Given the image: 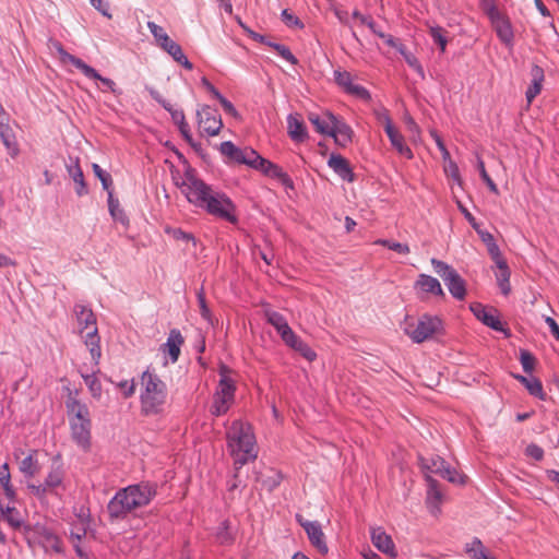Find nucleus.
<instances>
[{"label":"nucleus","instance_id":"nucleus-1","mask_svg":"<svg viewBox=\"0 0 559 559\" xmlns=\"http://www.w3.org/2000/svg\"><path fill=\"white\" fill-rule=\"evenodd\" d=\"M180 189L187 200L197 207L228 223H237L238 218L233 201L226 194L214 191L203 180L194 176H187Z\"/></svg>","mask_w":559,"mask_h":559},{"label":"nucleus","instance_id":"nucleus-2","mask_svg":"<svg viewBox=\"0 0 559 559\" xmlns=\"http://www.w3.org/2000/svg\"><path fill=\"white\" fill-rule=\"evenodd\" d=\"M156 485L139 483L119 489L107 506L112 519H124L130 512L146 507L156 496Z\"/></svg>","mask_w":559,"mask_h":559},{"label":"nucleus","instance_id":"nucleus-3","mask_svg":"<svg viewBox=\"0 0 559 559\" xmlns=\"http://www.w3.org/2000/svg\"><path fill=\"white\" fill-rule=\"evenodd\" d=\"M227 450L240 468L258 456V447L252 426L241 419L234 420L226 430Z\"/></svg>","mask_w":559,"mask_h":559},{"label":"nucleus","instance_id":"nucleus-4","mask_svg":"<svg viewBox=\"0 0 559 559\" xmlns=\"http://www.w3.org/2000/svg\"><path fill=\"white\" fill-rule=\"evenodd\" d=\"M168 391L166 383L147 368L140 376V411L144 416H159L165 411Z\"/></svg>","mask_w":559,"mask_h":559},{"label":"nucleus","instance_id":"nucleus-5","mask_svg":"<svg viewBox=\"0 0 559 559\" xmlns=\"http://www.w3.org/2000/svg\"><path fill=\"white\" fill-rule=\"evenodd\" d=\"M66 407L71 430V438L76 445L87 452L91 449L92 420L86 404L82 403L72 393L66 401Z\"/></svg>","mask_w":559,"mask_h":559},{"label":"nucleus","instance_id":"nucleus-6","mask_svg":"<svg viewBox=\"0 0 559 559\" xmlns=\"http://www.w3.org/2000/svg\"><path fill=\"white\" fill-rule=\"evenodd\" d=\"M74 314L76 318L79 333L84 340V344L90 349L92 360L97 366L102 357V349L96 317L93 310L84 305H75Z\"/></svg>","mask_w":559,"mask_h":559},{"label":"nucleus","instance_id":"nucleus-7","mask_svg":"<svg viewBox=\"0 0 559 559\" xmlns=\"http://www.w3.org/2000/svg\"><path fill=\"white\" fill-rule=\"evenodd\" d=\"M401 328L404 334L416 344H421L443 333L442 320L428 313L420 316L418 319L406 317Z\"/></svg>","mask_w":559,"mask_h":559},{"label":"nucleus","instance_id":"nucleus-8","mask_svg":"<svg viewBox=\"0 0 559 559\" xmlns=\"http://www.w3.org/2000/svg\"><path fill=\"white\" fill-rule=\"evenodd\" d=\"M219 381L213 394L210 412L213 416L225 415L235 402L236 381L230 377L231 370L222 365L218 370Z\"/></svg>","mask_w":559,"mask_h":559},{"label":"nucleus","instance_id":"nucleus-9","mask_svg":"<svg viewBox=\"0 0 559 559\" xmlns=\"http://www.w3.org/2000/svg\"><path fill=\"white\" fill-rule=\"evenodd\" d=\"M68 488L66 469L61 464L52 465L43 483H28L27 489L38 500H45L49 495L61 497Z\"/></svg>","mask_w":559,"mask_h":559},{"label":"nucleus","instance_id":"nucleus-10","mask_svg":"<svg viewBox=\"0 0 559 559\" xmlns=\"http://www.w3.org/2000/svg\"><path fill=\"white\" fill-rule=\"evenodd\" d=\"M431 265L435 272L443 280L450 294L457 300H463L466 296L465 281L448 263L436 258L431 259Z\"/></svg>","mask_w":559,"mask_h":559},{"label":"nucleus","instance_id":"nucleus-11","mask_svg":"<svg viewBox=\"0 0 559 559\" xmlns=\"http://www.w3.org/2000/svg\"><path fill=\"white\" fill-rule=\"evenodd\" d=\"M57 51L62 62H69L73 64L87 79L97 80L102 82L104 86H106V88L115 95L121 94V90L117 87L116 83L111 79L102 76L94 68L85 63L82 59L67 52L61 45H58Z\"/></svg>","mask_w":559,"mask_h":559},{"label":"nucleus","instance_id":"nucleus-12","mask_svg":"<svg viewBox=\"0 0 559 559\" xmlns=\"http://www.w3.org/2000/svg\"><path fill=\"white\" fill-rule=\"evenodd\" d=\"M421 468L426 475L436 474L454 484H463L464 477L454 468H452L441 456L433 455L431 457H420Z\"/></svg>","mask_w":559,"mask_h":559},{"label":"nucleus","instance_id":"nucleus-13","mask_svg":"<svg viewBox=\"0 0 559 559\" xmlns=\"http://www.w3.org/2000/svg\"><path fill=\"white\" fill-rule=\"evenodd\" d=\"M253 162L250 167L260 170L266 177L277 179L285 188L293 189L294 182L292 178L283 170L281 166L260 156L257 152H250Z\"/></svg>","mask_w":559,"mask_h":559},{"label":"nucleus","instance_id":"nucleus-14","mask_svg":"<svg viewBox=\"0 0 559 559\" xmlns=\"http://www.w3.org/2000/svg\"><path fill=\"white\" fill-rule=\"evenodd\" d=\"M198 127L203 135L215 136L223 128L222 117L216 108L203 105L197 111Z\"/></svg>","mask_w":559,"mask_h":559},{"label":"nucleus","instance_id":"nucleus-15","mask_svg":"<svg viewBox=\"0 0 559 559\" xmlns=\"http://www.w3.org/2000/svg\"><path fill=\"white\" fill-rule=\"evenodd\" d=\"M333 78L334 82L344 93L366 103L371 100L369 91L362 85L355 83L353 75L348 71L334 70Z\"/></svg>","mask_w":559,"mask_h":559},{"label":"nucleus","instance_id":"nucleus-16","mask_svg":"<svg viewBox=\"0 0 559 559\" xmlns=\"http://www.w3.org/2000/svg\"><path fill=\"white\" fill-rule=\"evenodd\" d=\"M296 520L306 531L311 545L314 546L319 550V552L326 554L329 548L325 543L324 533L319 522L307 521L301 515H297Z\"/></svg>","mask_w":559,"mask_h":559},{"label":"nucleus","instance_id":"nucleus-17","mask_svg":"<svg viewBox=\"0 0 559 559\" xmlns=\"http://www.w3.org/2000/svg\"><path fill=\"white\" fill-rule=\"evenodd\" d=\"M183 344L185 338L181 332L177 329L170 330L166 343L160 346V352L165 356L164 365H167L168 362L175 364L178 361Z\"/></svg>","mask_w":559,"mask_h":559},{"label":"nucleus","instance_id":"nucleus-18","mask_svg":"<svg viewBox=\"0 0 559 559\" xmlns=\"http://www.w3.org/2000/svg\"><path fill=\"white\" fill-rule=\"evenodd\" d=\"M471 310L475 317L485 325L495 331L503 332L506 335H509V331L504 329L496 309H488L481 304H474L471 306Z\"/></svg>","mask_w":559,"mask_h":559},{"label":"nucleus","instance_id":"nucleus-19","mask_svg":"<svg viewBox=\"0 0 559 559\" xmlns=\"http://www.w3.org/2000/svg\"><path fill=\"white\" fill-rule=\"evenodd\" d=\"M219 152L233 162L251 166L253 158L251 157L250 152L255 151L252 148L242 150L237 147L231 141H225L221 143Z\"/></svg>","mask_w":559,"mask_h":559},{"label":"nucleus","instance_id":"nucleus-20","mask_svg":"<svg viewBox=\"0 0 559 559\" xmlns=\"http://www.w3.org/2000/svg\"><path fill=\"white\" fill-rule=\"evenodd\" d=\"M336 116L331 111H323L321 114L309 112L308 120L314 127L316 131L322 135H329L332 133L333 126L336 120Z\"/></svg>","mask_w":559,"mask_h":559},{"label":"nucleus","instance_id":"nucleus-21","mask_svg":"<svg viewBox=\"0 0 559 559\" xmlns=\"http://www.w3.org/2000/svg\"><path fill=\"white\" fill-rule=\"evenodd\" d=\"M328 166L344 181L353 182L355 175L349 162L341 154L332 153L328 159Z\"/></svg>","mask_w":559,"mask_h":559},{"label":"nucleus","instance_id":"nucleus-22","mask_svg":"<svg viewBox=\"0 0 559 559\" xmlns=\"http://www.w3.org/2000/svg\"><path fill=\"white\" fill-rule=\"evenodd\" d=\"M495 28L499 39L506 45H511L513 41V29L510 21L500 12L488 17Z\"/></svg>","mask_w":559,"mask_h":559},{"label":"nucleus","instance_id":"nucleus-23","mask_svg":"<svg viewBox=\"0 0 559 559\" xmlns=\"http://www.w3.org/2000/svg\"><path fill=\"white\" fill-rule=\"evenodd\" d=\"M371 540L374 547L383 554L389 555L391 558H395L397 556L395 545L391 536L382 528L378 527L371 531Z\"/></svg>","mask_w":559,"mask_h":559},{"label":"nucleus","instance_id":"nucleus-24","mask_svg":"<svg viewBox=\"0 0 559 559\" xmlns=\"http://www.w3.org/2000/svg\"><path fill=\"white\" fill-rule=\"evenodd\" d=\"M530 75L531 83L525 92V98L528 105H531L535 97L542 92L545 73L542 67L534 64Z\"/></svg>","mask_w":559,"mask_h":559},{"label":"nucleus","instance_id":"nucleus-25","mask_svg":"<svg viewBox=\"0 0 559 559\" xmlns=\"http://www.w3.org/2000/svg\"><path fill=\"white\" fill-rule=\"evenodd\" d=\"M0 138L12 156L19 153L16 143L13 141L12 130L9 126V115L0 106Z\"/></svg>","mask_w":559,"mask_h":559},{"label":"nucleus","instance_id":"nucleus-26","mask_svg":"<svg viewBox=\"0 0 559 559\" xmlns=\"http://www.w3.org/2000/svg\"><path fill=\"white\" fill-rule=\"evenodd\" d=\"M353 135V129L346 122L336 118L332 133L330 134V136L334 139L335 144L341 147H346L349 143H352Z\"/></svg>","mask_w":559,"mask_h":559},{"label":"nucleus","instance_id":"nucleus-27","mask_svg":"<svg viewBox=\"0 0 559 559\" xmlns=\"http://www.w3.org/2000/svg\"><path fill=\"white\" fill-rule=\"evenodd\" d=\"M287 131L295 142L301 143L308 139L307 128L298 115L290 114L287 117Z\"/></svg>","mask_w":559,"mask_h":559},{"label":"nucleus","instance_id":"nucleus-28","mask_svg":"<svg viewBox=\"0 0 559 559\" xmlns=\"http://www.w3.org/2000/svg\"><path fill=\"white\" fill-rule=\"evenodd\" d=\"M0 487L2 488L4 497L9 502L16 501L17 491L12 483V476L8 463L0 465Z\"/></svg>","mask_w":559,"mask_h":559},{"label":"nucleus","instance_id":"nucleus-29","mask_svg":"<svg viewBox=\"0 0 559 559\" xmlns=\"http://www.w3.org/2000/svg\"><path fill=\"white\" fill-rule=\"evenodd\" d=\"M39 544L45 552L62 554V543L60 538L52 532L41 528L38 532Z\"/></svg>","mask_w":559,"mask_h":559},{"label":"nucleus","instance_id":"nucleus-30","mask_svg":"<svg viewBox=\"0 0 559 559\" xmlns=\"http://www.w3.org/2000/svg\"><path fill=\"white\" fill-rule=\"evenodd\" d=\"M19 469L25 478H32L40 471L37 450H31L28 454L20 461Z\"/></svg>","mask_w":559,"mask_h":559},{"label":"nucleus","instance_id":"nucleus-31","mask_svg":"<svg viewBox=\"0 0 559 559\" xmlns=\"http://www.w3.org/2000/svg\"><path fill=\"white\" fill-rule=\"evenodd\" d=\"M71 163L67 165V171L75 183V192L79 197L87 193V187L84 180L83 171L79 164V158H70Z\"/></svg>","mask_w":559,"mask_h":559},{"label":"nucleus","instance_id":"nucleus-32","mask_svg":"<svg viewBox=\"0 0 559 559\" xmlns=\"http://www.w3.org/2000/svg\"><path fill=\"white\" fill-rule=\"evenodd\" d=\"M385 133L390 140L391 145L401 156L407 159H412L414 157L411 147L405 143L404 136L395 127L385 131Z\"/></svg>","mask_w":559,"mask_h":559},{"label":"nucleus","instance_id":"nucleus-33","mask_svg":"<svg viewBox=\"0 0 559 559\" xmlns=\"http://www.w3.org/2000/svg\"><path fill=\"white\" fill-rule=\"evenodd\" d=\"M415 286L425 293H429L436 296H444V292L441 287L440 282L430 275L419 274Z\"/></svg>","mask_w":559,"mask_h":559},{"label":"nucleus","instance_id":"nucleus-34","mask_svg":"<svg viewBox=\"0 0 559 559\" xmlns=\"http://www.w3.org/2000/svg\"><path fill=\"white\" fill-rule=\"evenodd\" d=\"M160 48L169 53L176 62L185 67L187 70L191 71L193 69V64L188 60L180 45L171 38Z\"/></svg>","mask_w":559,"mask_h":559},{"label":"nucleus","instance_id":"nucleus-35","mask_svg":"<svg viewBox=\"0 0 559 559\" xmlns=\"http://www.w3.org/2000/svg\"><path fill=\"white\" fill-rule=\"evenodd\" d=\"M514 378L521 382L528 393L542 401L546 400V393L544 392L542 382L534 376L530 374V377L516 374Z\"/></svg>","mask_w":559,"mask_h":559},{"label":"nucleus","instance_id":"nucleus-36","mask_svg":"<svg viewBox=\"0 0 559 559\" xmlns=\"http://www.w3.org/2000/svg\"><path fill=\"white\" fill-rule=\"evenodd\" d=\"M1 519H3L13 530H21L25 521L21 512L11 506L2 507Z\"/></svg>","mask_w":559,"mask_h":559},{"label":"nucleus","instance_id":"nucleus-37","mask_svg":"<svg viewBox=\"0 0 559 559\" xmlns=\"http://www.w3.org/2000/svg\"><path fill=\"white\" fill-rule=\"evenodd\" d=\"M425 479L428 485L426 502L428 507L437 508L442 498V493L438 488V481L430 475H425Z\"/></svg>","mask_w":559,"mask_h":559},{"label":"nucleus","instance_id":"nucleus-38","mask_svg":"<svg viewBox=\"0 0 559 559\" xmlns=\"http://www.w3.org/2000/svg\"><path fill=\"white\" fill-rule=\"evenodd\" d=\"M498 273L496 274L498 286L501 290V293L504 296H508L511 293V285H510V276L511 272L508 266V263H504L503 265H498Z\"/></svg>","mask_w":559,"mask_h":559},{"label":"nucleus","instance_id":"nucleus-39","mask_svg":"<svg viewBox=\"0 0 559 559\" xmlns=\"http://www.w3.org/2000/svg\"><path fill=\"white\" fill-rule=\"evenodd\" d=\"M287 346L299 353L308 361H313L317 358L316 352L298 335Z\"/></svg>","mask_w":559,"mask_h":559},{"label":"nucleus","instance_id":"nucleus-40","mask_svg":"<svg viewBox=\"0 0 559 559\" xmlns=\"http://www.w3.org/2000/svg\"><path fill=\"white\" fill-rule=\"evenodd\" d=\"M108 210L115 221L120 222L123 225H128V217L120 207L119 200L114 197L112 191H109L108 193Z\"/></svg>","mask_w":559,"mask_h":559},{"label":"nucleus","instance_id":"nucleus-41","mask_svg":"<svg viewBox=\"0 0 559 559\" xmlns=\"http://www.w3.org/2000/svg\"><path fill=\"white\" fill-rule=\"evenodd\" d=\"M466 554L472 559H491L483 545L481 540L478 538H474L471 543L466 544L465 546Z\"/></svg>","mask_w":559,"mask_h":559},{"label":"nucleus","instance_id":"nucleus-42","mask_svg":"<svg viewBox=\"0 0 559 559\" xmlns=\"http://www.w3.org/2000/svg\"><path fill=\"white\" fill-rule=\"evenodd\" d=\"M84 383L88 388L91 394L95 399H99L102 396V383L96 377L95 372L91 374H82Z\"/></svg>","mask_w":559,"mask_h":559},{"label":"nucleus","instance_id":"nucleus-43","mask_svg":"<svg viewBox=\"0 0 559 559\" xmlns=\"http://www.w3.org/2000/svg\"><path fill=\"white\" fill-rule=\"evenodd\" d=\"M266 46L273 48L278 53L280 57H282L290 64H297V58L292 53L290 49L287 46L270 40L266 43Z\"/></svg>","mask_w":559,"mask_h":559},{"label":"nucleus","instance_id":"nucleus-44","mask_svg":"<svg viewBox=\"0 0 559 559\" xmlns=\"http://www.w3.org/2000/svg\"><path fill=\"white\" fill-rule=\"evenodd\" d=\"M400 53L404 57L406 63L417 72V74L424 79L425 78V71L419 62V60L416 58V56L409 51L406 50L405 47H401Z\"/></svg>","mask_w":559,"mask_h":559},{"label":"nucleus","instance_id":"nucleus-45","mask_svg":"<svg viewBox=\"0 0 559 559\" xmlns=\"http://www.w3.org/2000/svg\"><path fill=\"white\" fill-rule=\"evenodd\" d=\"M92 169H93L94 175L100 180L103 189L106 190L108 193H109V191H112L111 176L96 163H94L92 165Z\"/></svg>","mask_w":559,"mask_h":559},{"label":"nucleus","instance_id":"nucleus-46","mask_svg":"<svg viewBox=\"0 0 559 559\" xmlns=\"http://www.w3.org/2000/svg\"><path fill=\"white\" fill-rule=\"evenodd\" d=\"M147 28L150 29L151 34L153 35L155 41L159 47H162L165 43H167L170 39L165 29L154 22H147Z\"/></svg>","mask_w":559,"mask_h":559},{"label":"nucleus","instance_id":"nucleus-47","mask_svg":"<svg viewBox=\"0 0 559 559\" xmlns=\"http://www.w3.org/2000/svg\"><path fill=\"white\" fill-rule=\"evenodd\" d=\"M374 245L386 247L388 249L393 250L400 254H408L411 251L407 243H402L388 239H378L374 241Z\"/></svg>","mask_w":559,"mask_h":559},{"label":"nucleus","instance_id":"nucleus-48","mask_svg":"<svg viewBox=\"0 0 559 559\" xmlns=\"http://www.w3.org/2000/svg\"><path fill=\"white\" fill-rule=\"evenodd\" d=\"M520 361H521L523 370L526 373L531 374L534 370L535 362H536V359L533 356V354H531L526 349H521L520 350Z\"/></svg>","mask_w":559,"mask_h":559},{"label":"nucleus","instance_id":"nucleus-49","mask_svg":"<svg viewBox=\"0 0 559 559\" xmlns=\"http://www.w3.org/2000/svg\"><path fill=\"white\" fill-rule=\"evenodd\" d=\"M444 29L440 26H435L430 28V36L432 40L439 45L441 52L445 51L447 47V38L444 36Z\"/></svg>","mask_w":559,"mask_h":559},{"label":"nucleus","instance_id":"nucleus-50","mask_svg":"<svg viewBox=\"0 0 559 559\" xmlns=\"http://www.w3.org/2000/svg\"><path fill=\"white\" fill-rule=\"evenodd\" d=\"M197 297H198L201 317L205 321H207L210 324H213L212 313H211L210 308L206 305L205 295L202 289L198 293Z\"/></svg>","mask_w":559,"mask_h":559},{"label":"nucleus","instance_id":"nucleus-51","mask_svg":"<svg viewBox=\"0 0 559 559\" xmlns=\"http://www.w3.org/2000/svg\"><path fill=\"white\" fill-rule=\"evenodd\" d=\"M165 233L170 235L176 240H185V241H192L193 245H195V238L192 234L186 233L180 228H170L167 227L165 229Z\"/></svg>","mask_w":559,"mask_h":559},{"label":"nucleus","instance_id":"nucleus-52","mask_svg":"<svg viewBox=\"0 0 559 559\" xmlns=\"http://www.w3.org/2000/svg\"><path fill=\"white\" fill-rule=\"evenodd\" d=\"M282 21L288 26V27H295V28H304V23L292 12H289L287 9L283 10L281 13Z\"/></svg>","mask_w":559,"mask_h":559},{"label":"nucleus","instance_id":"nucleus-53","mask_svg":"<svg viewBox=\"0 0 559 559\" xmlns=\"http://www.w3.org/2000/svg\"><path fill=\"white\" fill-rule=\"evenodd\" d=\"M374 116L377 120L383 124L384 131L394 128L389 111L385 108L376 109Z\"/></svg>","mask_w":559,"mask_h":559},{"label":"nucleus","instance_id":"nucleus-54","mask_svg":"<svg viewBox=\"0 0 559 559\" xmlns=\"http://www.w3.org/2000/svg\"><path fill=\"white\" fill-rule=\"evenodd\" d=\"M275 330L286 345H288L289 342H292L297 336V334L288 325L287 321L282 324L281 328H276Z\"/></svg>","mask_w":559,"mask_h":559},{"label":"nucleus","instance_id":"nucleus-55","mask_svg":"<svg viewBox=\"0 0 559 559\" xmlns=\"http://www.w3.org/2000/svg\"><path fill=\"white\" fill-rule=\"evenodd\" d=\"M487 250L496 266L507 263L496 241L490 243V246L487 247Z\"/></svg>","mask_w":559,"mask_h":559},{"label":"nucleus","instance_id":"nucleus-56","mask_svg":"<svg viewBox=\"0 0 559 559\" xmlns=\"http://www.w3.org/2000/svg\"><path fill=\"white\" fill-rule=\"evenodd\" d=\"M117 386L121 390L122 395L128 399L131 397L135 392V383L133 380L120 381Z\"/></svg>","mask_w":559,"mask_h":559},{"label":"nucleus","instance_id":"nucleus-57","mask_svg":"<svg viewBox=\"0 0 559 559\" xmlns=\"http://www.w3.org/2000/svg\"><path fill=\"white\" fill-rule=\"evenodd\" d=\"M266 319L274 329L281 328V325L287 321L280 312L276 311H267Z\"/></svg>","mask_w":559,"mask_h":559},{"label":"nucleus","instance_id":"nucleus-58","mask_svg":"<svg viewBox=\"0 0 559 559\" xmlns=\"http://www.w3.org/2000/svg\"><path fill=\"white\" fill-rule=\"evenodd\" d=\"M479 2L488 17L499 12L496 5V0H479Z\"/></svg>","mask_w":559,"mask_h":559},{"label":"nucleus","instance_id":"nucleus-59","mask_svg":"<svg viewBox=\"0 0 559 559\" xmlns=\"http://www.w3.org/2000/svg\"><path fill=\"white\" fill-rule=\"evenodd\" d=\"M378 36L382 38L388 46L395 48L399 52L401 51V47H405L390 34L378 33Z\"/></svg>","mask_w":559,"mask_h":559},{"label":"nucleus","instance_id":"nucleus-60","mask_svg":"<svg viewBox=\"0 0 559 559\" xmlns=\"http://www.w3.org/2000/svg\"><path fill=\"white\" fill-rule=\"evenodd\" d=\"M526 454L536 461H540L544 457L543 449L537 444H530L526 448Z\"/></svg>","mask_w":559,"mask_h":559},{"label":"nucleus","instance_id":"nucleus-61","mask_svg":"<svg viewBox=\"0 0 559 559\" xmlns=\"http://www.w3.org/2000/svg\"><path fill=\"white\" fill-rule=\"evenodd\" d=\"M223 109L225 110L226 114L233 116V117H238V111L237 109L235 108V106L227 99L225 98L223 95L219 96V98L217 99Z\"/></svg>","mask_w":559,"mask_h":559},{"label":"nucleus","instance_id":"nucleus-62","mask_svg":"<svg viewBox=\"0 0 559 559\" xmlns=\"http://www.w3.org/2000/svg\"><path fill=\"white\" fill-rule=\"evenodd\" d=\"M445 171H448L450 174L451 178L455 182L461 185V181H462L461 180V175H460V170H459V167H457L455 162L450 160V163L447 165Z\"/></svg>","mask_w":559,"mask_h":559},{"label":"nucleus","instance_id":"nucleus-63","mask_svg":"<svg viewBox=\"0 0 559 559\" xmlns=\"http://www.w3.org/2000/svg\"><path fill=\"white\" fill-rule=\"evenodd\" d=\"M457 206L460 209V211L462 212V214L464 215V217L467 219V222L471 224V226L474 228V229H477L479 227V224L476 222L475 217L472 215V213L464 206L462 205L461 202H457Z\"/></svg>","mask_w":559,"mask_h":559},{"label":"nucleus","instance_id":"nucleus-64","mask_svg":"<svg viewBox=\"0 0 559 559\" xmlns=\"http://www.w3.org/2000/svg\"><path fill=\"white\" fill-rule=\"evenodd\" d=\"M545 322L548 325L554 337L559 341V325L551 317H545Z\"/></svg>","mask_w":559,"mask_h":559}]
</instances>
